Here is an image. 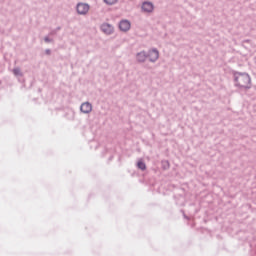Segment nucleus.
I'll list each match as a JSON object with an SVG mask.
<instances>
[{"mask_svg":"<svg viewBox=\"0 0 256 256\" xmlns=\"http://www.w3.org/2000/svg\"><path fill=\"white\" fill-rule=\"evenodd\" d=\"M235 81L236 85L242 89H249L251 87V76L247 73H236Z\"/></svg>","mask_w":256,"mask_h":256,"instance_id":"f257e3e1","label":"nucleus"},{"mask_svg":"<svg viewBox=\"0 0 256 256\" xmlns=\"http://www.w3.org/2000/svg\"><path fill=\"white\" fill-rule=\"evenodd\" d=\"M77 11L79 15H87L89 13V6L85 3H79L77 5Z\"/></svg>","mask_w":256,"mask_h":256,"instance_id":"f03ea898","label":"nucleus"},{"mask_svg":"<svg viewBox=\"0 0 256 256\" xmlns=\"http://www.w3.org/2000/svg\"><path fill=\"white\" fill-rule=\"evenodd\" d=\"M153 9H154V6H153V3L151 2H144L142 4V11H144V13H153Z\"/></svg>","mask_w":256,"mask_h":256,"instance_id":"7ed1b4c3","label":"nucleus"},{"mask_svg":"<svg viewBox=\"0 0 256 256\" xmlns=\"http://www.w3.org/2000/svg\"><path fill=\"white\" fill-rule=\"evenodd\" d=\"M120 31H129L131 29V22L128 20H122L119 24Z\"/></svg>","mask_w":256,"mask_h":256,"instance_id":"20e7f679","label":"nucleus"},{"mask_svg":"<svg viewBox=\"0 0 256 256\" xmlns=\"http://www.w3.org/2000/svg\"><path fill=\"white\" fill-rule=\"evenodd\" d=\"M80 110L82 113H91L93 111V106L89 102H85L81 105Z\"/></svg>","mask_w":256,"mask_h":256,"instance_id":"39448f33","label":"nucleus"},{"mask_svg":"<svg viewBox=\"0 0 256 256\" xmlns=\"http://www.w3.org/2000/svg\"><path fill=\"white\" fill-rule=\"evenodd\" d=\"M101 30L103 33H106V35H111V33H113V26L110 24H103Z\"/></svg>","mask_w":256,"mask_h":256,"instance_id":"423d86ee","label":"nucleus"},{"mask_svg":"<svg viewBox=\"0 0 256 256\" xmlns=\"http://www.w3.org/2000/svg\"><path fill=\"white\" fill-rule=\"evenodd\" d=\"M150 61H157L159 59V51L151 50L148 54Z\"/></svg>","mask_w":256,"mask_h":256,"instance_id":"0eeeda50","label":"nucleus"},{"mask_svg":"<svg viewBox=\"0 0 256 256\" xmlns=\"http://www.w3.org/2000/svg\"><path fill=\"white\" fill-rule=\"evenodd\" d=\"M145 59H147V55L145 54V52H140L137 54V61H139L140 63H143Z\"/></svg>","mask_w":256,"mask_h":256,"instance_id":"6e6552de","label":"nucleus"},{"mask_svg":"<svg viewBox=\"0 0 256 256\" xmlns=\"http://www.w3.org/2000/svg\"><path fill=\"white\" fill-rule=\"evenodd\" d=\"M138 169H141V171H145L147 169V166L145 165V162L139 160L137 163Z\"/></svg>","mask_w":256,"mask_h":256,"instance_id":"1a4fd4ad","label":"nucleus"},{"mask_svg":"<svg viewBox=\"0 0 256 256\" xmlns=\"http://www.w3.org/2000/svg\"><path fill=\"white\" fill-rule=\"evenodd\" d=\"M104 2H105L107 5H115V3H117V0H104Z\"/></svg>","mask_w":256,"mask_h":256,"instance_id":"9d476101","label":"nucleus"},{"mask_svg":"<svg viewBox=\"0 0 256 256\" xmlns=\"http://www.w3.org/2000/svg\"><path fill=\"white\" fill-rule=\"evenodd\" d=\"M14 75H21V70L19 68H16L13 70Z\"/></svg>","mask_w":256,"mask_h":256,"instance_id":"9b49d317","label":"nucleus"}]
</instances>
